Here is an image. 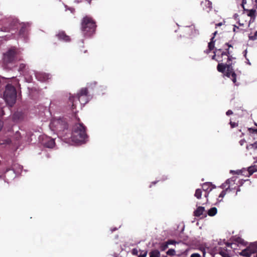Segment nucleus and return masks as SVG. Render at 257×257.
<instances>
[{"label": "nucleus", "mask_w": 257, "mask_h": 257, "mask_svg": "<svg viewBox=\"0 0 257 257\" xmlns=\"http://www.w3.org/2000/svg\"><path fill=\"white\" fill-rule=\"evenodd\" d=\"M54 123H56L58 125L56 130L59 131H64L65 130H67L68 128V124L62 120H56L54 121Z\"/></svg>", "instance_id": "11"}, {"label": "nucleus", "mask_w": 257, "mask_h": 257, "mask_svg": "<svg viewBox=\"0 0 257 257\" xmlns=\"http://www.w3.org/2000/svg\"><path fill=\"white\" fill-rule=\"evenodd\" d=\"M26 65L25 64H21L19 66V71L21 74H24L26 70Z\"/></svg>", "instance_id": "24"}, {"label": "nucleus", "mask_w": 257, "mask_h": 257, "mask_svg": "<svg viewBox=\"0 0 257 257\" xmlns=\"http://www.w3.org/2000/svg\"><path fill=\"white\" fill-rule=\"evenodd\" d=\"M208 195V193L206 194H205V197H207Z\"/></svg>", "instance_id": "48"}, {"label": "nucleus", "mask_w": 257, "mask_h": 257, "mask_svg": "<svg viewBox=\"0 0 257 257\" xmlns=\"http://www.w3.org/2000/svg\"><path fill=\"white\" fill-rule=\"evenodd\" d=\"M86 130V127L82 123H76L72 128L70 137L71 141L75 143L85 142L88 138Z\"/></svg>", "instance_id": "1"}, {"label": "nucleus", "mask_w": 257, "mask_h": 257, "mask_svg": "<svg viewBox=\"0 0 257 257\" xmlns=\"http://www.w3.org/2000/svg\"><path fill=\"white\" fill-rule=\"evenodd\" d=\"M147 254V251L143 250L141 251L140 254L138 255V257H146Z\"/></svg>", "instance_id": "30"}, {"label": "nucleus", "mask_w": 257, "mask_h": 257, "mask_svg": "<svg viewBox=\"0 0 257 257\" xmlns=\"http://www.w3.org/2000/svg\"><path fill=\"white\" fill-rule=\"evenodd\" d=\"M3 125H4V123H3V121L0 120V131L2 130V128L3 127Z\"/></svg>", "instance_id": "40"}, {"label": "nucleus", "mask_w": 257, "mask_h": 257, "mask_svg": "<svg viewBox=\"0 0 257 257\" xmlns=\"http://www.w3.org/2000/svg\"><path fill=\"white\" fill-rule=\"evenodd\" d=\"M251 254H254L257 252V246L254 244H250L247 247Z\"/></svg>", "instance_id": "19"}, {"label": "nucleus", "mask_w": 257, "mask_h": 257, "mask_svg": "<svg viewBox=\"0 0 257 257\" xmlns=\"http://www.w3.org/2000/svg\"><path fill=\"white\" fill-rule=\"evenodd\" d=\"M217 212V209L216 207H212L208 211V214L210 216H214Z\"/></svg>", "instance_id": "23"}, {"label": "nucleus", "mask_w": 257, "mask_h": 257, "mask_svg": "<svg viewBox=\"0 0 257 257\" xmlns=\"http://www.w3.org/2000/svg\"><path fill=\"white\" fill-rule=\"evenodd\" d=\"M214 37H212L210 39V42H212L213 43L215 44V40H214Z\"/></svg>", "instance_id": "41"}, {"label": "nucleus", "mask_w": 257, "mask_h": 257, "mask_svg": "<svg viewBox=\"0 0 257 257\" xmlns=\"http://www.w3.org/2000/svg\"><path fill=\"white\" fill-rule=\"evenodd\" d=\"M205 211L204 207L202 206H199L197 207L196 210L194 211V215L196 217H199L203 214Z\"/></svg>", "instance_id": "17"}, {"label": "nucleus", "mask_w": 257, "mask_h": 257, "mask_svg": "<svg viewBox=\"0 0 257 257\" xmlns=\"http://www.w3.org/2000/svg\"><path fill=\"white\" fill-rule=\"evenodd\" d=\"M140 251H141L140 250H138L137 248H134L132 249V253L133 255H138Z\"/></svg>", "instance_id": "32"}, {"label": "nucleus", "mask_w": 257, "mask_h": 257, "mask_svg": "<svg viewBox=\"0 0 257 257\" xmlns=\"http://www.w3.org/2000/svg\"><path fill=\"white\" fill-rule=\"evenodd\" d=\"M238 30H239V28L238 27L236 26H234L233 30V32H237Z\"/></svg>", "instance_id": "38"}, {"label": "nucleus", "mask_w": 257, "mask_h": 257, "mask_svg": "<svg viewBox=\"0 0 257 257\" xmlns=\"http://www.w3.org/2000/svg\"><path fill=\"white\" fill-rule=\"evenodd\" d=\"M4 115V110H3V107L0 104V116H2Z\"/></svg>", "instance_id": "33"}, {"label": "nucleus", "mask_w": 257, "mask_h": 257, "mask_svg": "<svg viewBox=\"0 0 257 257\" xmlns=\"http://www.w3.org/2000/svg\"><path fill=\"white\" fill-rule=\"evenodd\" d=\"M246 149L247 151L257 149V141L252 144H250L249 145H247Z\"/></svg>", "instance_id": "21"}, {"label": "nucleus", "mask_w": 257, "mask_h": 257, "mask_svg": "<svg viewBox=\"0 0 257 257\" xmlns=\"http://www.w3.org/2000/svg\"><path fill=\"white\" fill-rule=\"evenodd\" d=\"M202 189L206 192H210L212 189V184L210 182H206L203 184L202 186Z\"/></svg>", "instance_id": "16"}, {"label": "nucleus", "mask_w": 257, "mask_h": 257, "mask_svg": "<svg viewBox=\"0 0 257 257\" xmlns=\"http://www.w3.org/2000/svg\"><path fill=\"white\" fill-rule=\"evenodd\" d=\"M175 250L174 249H169L167 252L166 253L168 255L173 256L175 255Z\"/></svg>", "instance_id": "27"}, {"label": "nucleus", "mask_w": 257, "mask_h": 257, "mask_svg": "<svg viewBox=\"0 0 257 257\" xmlns=\"http://www.w3.org/2000/svg\"><path fill=\"white\" fill-rule=\"evenodd\" d=\"M1 164V161L0 160V165Z\"/></svg>", "instance_id": "51"}, {"label": "nucleus", "mask_w": 257, "mask_h": 257, "mask_svg": "<svg viewBox=\"0 0 257 257\" xmlns=\"http://www.w3.org/2000/svg\"><path fill=\"white\" fill-rule=\"evenodd\" d=\"M78 121H80V119L78 118Z\"/></svg>", "instance_id": "50"}, {"label": "nucleus", "mask_w": 257, "mask_h": 257, "mask_svg": "<svg viewBox=\"0 0 257 257\" xmlns=\"http://www.w3.org/2000/svg\"><path fill=\"white\" fill-rule=\"evenodd\" d=\"M217 69L218 72L224 73V76L230 78L235 85H238L236 83V74L233 69L232 63L230 61H227V63H218Z\"/></svg>", "instance_id": "4"}, {"label": "nucleus", "mask_w": 257, "mask_h": 257, "mask_svg": "<svg viewBox=\"0 0 257 257\" xmlns=\"http://www.w3.org/2000/svg\"><path fill=\"white\" fill-rule=\"evenodd\" d=\"M56 37L59 40L63 41L66 42H70L71 40L70 37L67 35L64 31L59 32L56 35Z\"/></svg>", "instance_id": "12"}, {"label": "nucleus", "mask_w": 257, "mask_h": 257, "mask_svg": "<svg viewBox=\"0 0 257 257\" xmlns=\"http://www.w3.org/2000/svg\"><path fill=\"white\" fill-rule=\"evenodd\" d=\"M194 195L197 199H200L202 195L201 190L200 189H196Z\"/></svg>", "instance_id": "26"}, {"label": "nucleus", "mask_w": 257, "mask_h": 257, "mask_svg": "<svg viewBox=\"0 0 257 257\" xmlns=\"http://www.w3.org/2000/svg\"><path fill=\"white\" fill-rule=\"evenodd\" d=\"M42 144L45 147L48 148H52L55 145L54 140L47 136L43 138Z\"/></svg>", "instance_id": "10"}, {"label": "nucleus", "mask_w": 257, "mask_h": 257, "mask_svg": "<svg viewBox=\"0 0 257 257\" xmlns=\"http://www.w3.org/2000/svg\"><path fill=\"white\" fill-rule=\"evenodd\" d=\"M246 3V2L245 0H242V7L243 8L244 11H246V12H248L247 13V16L248 17H250L251 18V19H253V20H254L255 18V13H256V10H254V9H251V10H246L245 9L244 7V4Z\"/></svg>", "instance_id": "14"}, {"label": "nucleus", "mask_w": 257, "mask_h": 257, "mask_svg": "<svg viewBox=\"0 0 257 257\" xmlns=\"http://www.w3.org/2000/svg\"><path fill=\"white\" fill-rule=\"evenodd\" d=\"M13 23L17 28H19V27L20 28V30L19 31L20 36L23 37H25L28 32V29L30 27V24L28 23H23L20 24L17 20H14Z\"/></svg>", "instance_id": "9"}, {"label": "nucleus", "mask_w": 257, "mask_h": 257, "mask_svg": "<svg viewBox=\"0 0 257 257\" xmlns=\"http://www.w3.org/2000/svg\"><path fill=\"white\" fill-rule=\"evenodd\" d=\"M156 183V182H153L151 183V184L155 185ZM152 187V185H151L150 186V187Z\"/></svg>", "instance_id": "45"}, {"label": "nucleus", "mask_w": 257, "mask_h": 257, "mask_svg": "<svg viewBox=\"0 0 257 257\" xmlns=\"http://www.w3.org/2000/svg\"><path fill=\"white\" fill-rule=\"evenodd\" d=\"M223 58L224 59V61L225 60H227V56H223Z\"/></svg>", "instance_id": "46"}, {"label": "nucleus", "mask_w": 257, "mask_h": 257, "mask_svg": "<svg viewBox=\"0 0 257 257\" xmlns=\"http://www.w3.org/2000/svg\"><path fill=\"white\" fill-rule=\"evenodd\" d=\"M206 54H208L210 53V51H208V49H207L206 51H204Z\"/></svg>", "instance_id": "44"}, {"label": "nucleus", "mask_w": 257, "mask_h": 257, "mask_svg": "<svg viewBox=\"0 0 257 257\" xmlns=\"http://www.w3.org/2000/svg\"><path fill=\"white\" fill-rule=\"evenodd\" d=\"M191 257H201V256L199 253H194L191 255Z\"/></svg>", "instance_id": "36"}, {"label": "nucleus", "mask_w": 257, "mask_h": 257, "mask_svg": "<svg viewBox=\"0 0 257 257\" xmlns=\"http://www.w3.org/2000/svg\"><path fill=\"white\" fill-rule=\"evenodd\" d=\"M217 31H215L213 33V37H214L216 36V35L217 34Z\"/></svg>", "instance_id": "43"}, {"label": "nucleus", "mask_w": 257, "mask_h": 257, "mask_svg": "<svg viewBox=\"0 0 257 257\" xmlns=\"http://www.w3.org/2000/svg\"><path fill=\"white\" fill-rule=\"evenodd\" d=\"M219 254H220L222 257H226L229 254L225 250H220L219 252Z\"/></svg>", "instance_id": "29"}, {"label": "nucleus", "mask_w": 257, "mask_h": 257, "mask_svg": "<svg viewBox=\"0 0 257 257\" xmlns=\"http://www.w3.org/2000/svg\"><path fill=\"white\" fill-rule=\"evenodd\" d=\"M239 255L245 257H251V254L250 252H249L248 249L246 247L239 252Z\"/></svg>", "instance_id": "18"}, {"label": "nucleus", "mask_w": 257, "mask_h": 257, "mask_svg": "<svg viewBox=\"0 0 257 257\" xmlns=\"http://www.w3.org/2000/svg\"><path fill=\"white\" fill-rule=\"evenodd\" d=\"M96 25L93 19L88 16H85L81 20V30L85 37H90L95 32Z\"/></svg>", "instance_id": "3"}, {"label": "nucleus", "mask_w": 257, "mask_h": 257, "mask_svg": "<svg viewBox=\"0 0 257 257\" xmlns=\"http://www.w3.org/2000/svg\"><path fill=\"white\" fill-rule=\"evenodd\" d=\"M150 257H160V252L157 249L152 250L149 253Z\"/></svg>", "instance_id": "22"}, {"label": "nucleus", "mask_w": 257, "mask_h": 257, "mask_svg": "<svg viewBox=\"0 0 257 257\" xmlns=\"http://www.w3.org/2000/svg\"><path fill=\"white\" fill-rule=\"evenodd\" d=\"M239 182V179L237 177L233 176L227 179L225 182L221 186V187L224 190H222L219 194V198H222L227 193L234 189H237L236 193V194H237V192L240 190L238 188Z\"/></svg>", "instance_id": "5"}, {"label": "nucleus", "mask_w": 257, "mask_h": 257, "mask_svg": "<svg viewBox=\"0 0 257 257\" xmlns=\"http://www.w3.org/2000/svg\"><path fill=\"white\" fill-rule=\"evenodd\" d=\"M222 23H221V22H220V23H217V24H216L215 25V26H216V27H220V26H222Z\"/></svg>", "instance_id": "42"}, {"label": "nucleus", "mask_w": 257, "mask_h": 257, "mask_svg": "<svg viewBox=\"0 0 257 257\" xmlns=\"http://www.w3.org/2000/svg\"><path fill=\"white\" fill-rule=\"evenodd\" d=\"M239 143L240 146H243L246 143V141L244 139H242Z\"/></svg>", "instance_id": "37"}, {"label": "nucleus", "mask_w": 257, "mask_h": 257, "mask_svg": "<svg viewBox=\"0 0 257 257\" xmlns=\"http://www.w3.org/2000/svg\"><path fill=\"white\" fill-rule=\"evenodd\" d=\"M168 244H174L175 243V241L173 240H169L167 241H166Z\"/></svg>", "instance_id": "35"}, {"label": "nucleus", "mask_w": 257, "mask_h": 257, "mask_svg": "<svg viewBox=\"0 0 257 257\" xmlns=\"http://www.w3.org/2000/svg\"><path fill=\"white\" fill-rule=\"evenodd\" d=\"M233 49V46L229 43H226L224 45V51L221 49H215L214 51V55L212 57V59L216 60L219 63H222L224 59L223 56H227L228 61H231L234 58L231 55V51H230V48Z\"/></svg>", "instance_id": "2"}, {"label": "nucleus", "mask_w": 257, "mask_h": 257, "mask_svg": "<svg viewBox=\"0 0 257 257\" xmlns=\"http://www.w3.org/2000/svg\"><path fill=\"white\" fill-rule=\"evenodd\" d=\"M23 113L21 111L15 112L13 115V119L14 121L21 120L23 118Z\"/></svg>", "instance_id": "15"}, {"label": "nucleus", "mask_w": 257, "mask_h": 257, "mask_svg": "<svg viewBox=\"0 0 257 257\" xmlns=\"http://www.w3.org/2000/svg\"><path fill=\"white\" fill-rule=\"evenodd\" d=\"M193 29V28H192V27H189L188 28V29H189V30H192Z\"/></svg>", "instance_id": "47"}, {"label": "nucleus", "mask_w": 257, "mask_h": 257, "mask_svg": "<svg viewBox=\"0 0 257 257\" xmlns=\"http://www.w3.org/2000/svg\"><path fill=\"white\" fill-rule=\"evenodd\" d=\"M168 244L167 242H162L160 246V249L161 251L165 250L168 247Z\"/></svg>", "instance_id": "25"}, {"label": "nucleus", "mask_w": 257, "mask_h": 257, "mask_svg": "<svg viewBox=\"0 0 257 257\" xmlns=\"http://www.w3.org/2000/svg\"><path fill=\"white\" fill-rule=\"evenodd\" d=\"M230 124L231 127L232 128H233V127H235V126H236L237 125L236 123H235L234 122H232V121H230Z\"/></svg>", "instance_id": "34"}, {"label": "nucleus", "mask_w": 257, "mask_h": 257, "mask_svg": "<svg viewBox=\"0 0 257 257\" xmlns=\"http://www.w3.org/2000/svg\"><path fill=\"white\" fill-rule=\"evenodd\" d=\"M17 98V92L15 87L11 84L6 87L4 92V98L8 105L11 107L15 103Z\"/></svg>", "instance_id": "7"}, {"label": "nucleus", "mask_w": 257, "mask_h": 257, "mask_svg": "<svg viewBox=\"0 0 257 257\" xmlns=\"http://www.w3.org/2000/svg\"><path fill=\"white\" fill-rule=\"evenodd\" d=\"M233 113V112L232 110H228V111H227V112H226V114L227 115H230L231 114H232Z\"/></svg>", "instance_id": "39"}, {"label": "nucleus", "mask_w": 257, "mask_h": 257, "mask_svg": "<svg viewBox=\"0 0 257 257\" xmlns=\"http://www.w3.org/2000/svg\"><path fill=\"white\" fill-rule=\"evenodd\" d=\"M257 171V166H251L248 168L247 169V173L248 174V176H251L253 173Z\"/></svg>", "instance_id": "20"}, {"label": "nucleus", "mask_w": 257, "mask_h": 257, "mask_svg": "<svg viewBox=\"0 0 257 257\" xmlns=\"http://www.w3.org/2000/svg\"><path fill=\"white\" fill-rule=\"evenodd\" d=\"M163 257H168L167 256H163Z\"/></svg>", "instance_id": "52"}, {"label": "nucleus", "mask_w": 257, "mask_h": 257, "mask_svg": "<svg viewBox=\"0 0 257 257\" xmlns=\"http://www.w3.org/2000/svg\"><path fill=\"white\" fill-rule=\"evenodd\" d=\"M203 9L207 12H210L212 9V3L208 0H204L201 3Z\"/></svg>", "instance_id": "13"}, {"label": "nucleus", "mask_w": 257, "mask_h": 257, "mask_svg": "<svg viewBox=\"0 0 257 257\" xmlns=\"http://www.w3.org/2000/svg\"><path fill=\"white\" fill-rule=\"evenodd\" d=\"M226 257H230V255H229H229H228L227 256H226Z\"/></svg>", "instance_id": "49"}, {"label": "nucleus", "mask_w": 257, "mask_h": 257, "mask_svg": "<svg viewBox=\"0 0 257 257\" xmlns=\"http://www.w3.org/2000/svg\"><path fill=\"white\" fill-rule=\"evenodd\" d=\"M89 99L88 91L87 88H82L76 96H70L69 102L71 104V109L74 110L76 108L75 102L78 100L81 104L84 105L88 102Z\"/></svg>", "instance_id": "6"}, {"label": "nucleus", "mask_w": 257, "mask_h": 257, "mask_svg": "<svg viewBox=\"0 0 257 257\" xmlns=\"http://www.w3.org/2000/svg\"><path fill=\"white\" fill-rule=\"evenodd\" d=\"M249 39L251 40L254 41L257 39V31H256L253 36H249Z\"/></svg>", "instance_id": "31"}, {"label": "nucleus", "mask_w": 257, "mask_h": 257, "mask_svg": "<svg viewBox=\"0 0 257 257\" xmlns=\"http://www.w3.org/2000/svg\"><path fill=\"white\" fill-rule=\"evenodd\" d=\"M215 44L212 42H209L208 45V51H211L214 49Z\"/></svg>", "instance_id": "28"}, {"label": "nucleus", "mask_w": 257, "mask_h": 257, "mask_svg": "<svg viewBox=\"0 0 257 257\" xmlns=\"http://www.w3.org/2000/svg\"><path fill=\"white\" fill-rule=\"evenodd\" d=\"M17 51L15 49L12 48L9 50L4 56V61L5 63H13L16 61Z\"/></svg>", "instance_id": "8"}]
</instances>
